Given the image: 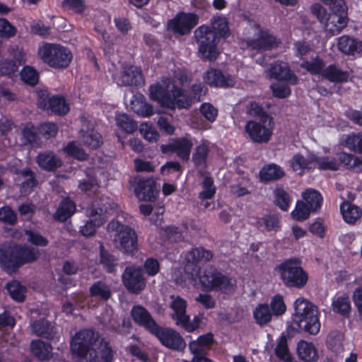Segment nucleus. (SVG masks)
I'll return each instance as SVG.
<instances>
[{"label":"nucleus","mask_w":362,"mask_h":362,"mask_svg":"<svg viewBox=\"0 0 362 362\" xmlns=\"http://www.w3.org/2000/svg\"><path fill=\"white\" fill-rule=\"evenodd\" d=\"M70 349L76 362H112L113 353L98 332L84 329L71 339Z\"/></svg>","instance_id":"nucleus-1"},{"label":"nucleus","mask_w":362,"mask_h":362,"mask_svg":"<svg viewBox=\"0 0 362 362\" xmlns=\"http://www.w3.org/2000/svg\"><path fill=\"white\" fill-rule=\"evenodd\" d=\"M150 98L161 107L170 110L188 109L192 104V98L185 90L177 87L173 79L165 78L163 83L149 87Z\"/></svg>","instance_id":"nucleus-2"},{"label":"nucleus","mask_w":362,"mask_h":362,"mask_svg":"<svg viewBox=\"0 0 362 362\" xmlns=\"http://www.w3.org/2000/svg\"><path fill=\"white\" fill-rule=\"evenodd\" d=\"M293 319L299 328L310 333L317 334L320 329L319 311L317 307L308 299L300 297L294 302Z\"/></svg>","instance_id":"nucleus-3"},{"label":"nucleus","mask_w":362,"mask_h":362,"mask_svg":"<svg viewBox=\"0 0 362 362\" xmlns=\"http://www.w3.org/2000/svg\"><path fill=\"white\" fill-rule=\"evenodd\" d=\"M293 319L299 328L310 333L317 334L320 329L319 311L317 307L308 299L300 297L294 302Z\"/></svg>","instance_id":"nucleus-4"},{"label":"nucleus","mask_w":362,"mask_h":362,"mask_svg":"<svg viewBox=\"0 0 362 362\" xmlns=\"http://www.w3.org/2000/svg\"><path fill=\"white\" fill-rule=\"evenodd\" d=\"M293 319L299 328L310 333L317 334L320 329L319 311L317 307L308 299L300 297L294 302Z\"/></svg>","instance_id":"nucleus-5"},{"label":"nucleus","mask_w":362,"mask_h":362,"mask_svg":"<svg viewBox=\"0 0 362 362\" xmlns=\"http://www.w3.org/2000/svg\"><path fill=\"white\" fill-rule=\"evenodd\" d=\"M111 221L107 230L112 238L114 246L118 250L132 254L137 250V235L135 230L119 219Z\"/></svg>","instance_id":"nucleus-6"},{"label":"nucleus","mask_w":362,"mask_h":362,"mask_svg":"<svg viewBox=\"0 0 362 362\" xmlns=\"http://www.w3.org/2000/svg\"><path fill=\"white\" fill-rule=\"evenodd\" d=\"M39 256V250L28 246L0 247V264L8 271H13L21 265L34 262Z\"/></svg>","instance_id":"nucleus-7"},{"label":"nucleus","mask_w":362,"mask_h":362,"mask_svg":"<svg viewBox=\"0 0 362 362\" xmlns=\"http://www.w3.org/2000/svg\"><path fill=\"white\" fill-rule=\"evenodd\" d=\"M197 276L204 291H219L231 293L234 291L235 281L219 272L212 266L206 267L202 272L199 270Z\"/></svg>","instance_id":"nucleus-8"},{"label":"nucleus","mask_w":362,"mask_h":362,"mask_svg":"<svg viewBox=\"0 0 362 362\" xmlns=\"http://www.w3.org/2000/svg\"><path fill=\"white\" fill-rule=\"evenodd\" d=\"M284 284L288 287L303 288L308 280V275L301 267L298 259H288L277 268Z\"/></svg>","instance_id":"nucleus-9"},{"label":"nucleus","mask_w":362,"mask_h":362,"mask_svg":"<svg viewBox=\"0 0 362 362\" xmlns=\"http://www.w3.org/2000/svg\"><path fill=\"white\" fill-rule=\"evenodd\" d=\"M40 59L49 66L63 69L71 62L72 54L67 48L53 43H45L38 48Z\"/></svg>","instance_id":"nucleus-10"},{"label":"nucleus","mask_w":362,"mask_h":362,"mask_svg":"<svg viewBox=\"0 0 362 362\" xmlns=\"http://www.w3.org/2000/svg\"><path fill=\"white\" fill-rule=\"evenodd\" d=\"M194 35L202 56L210 61L215 60L219 55L217 48L219 38L217 34L209 26L204 25L194 30Z\"/></svg>","instance_id":"nucleus-11"},{"label":"nucleus","mask_w":362,"mask_h":362,"mask_svg":"<svg viewBox=\"0 0 362 362\" xmlns=\"http://www.w3.org/2000/svg\"><path fill=\"white\" fill-rule=\"evenodd\" d=\"M274 122L271 116L247 122L245 131L251 141L256 144L268 143L273 134Z\"/></svg>","instance_id":"nucleus-12"},{"label":"nucleus","mask_w":362,"mask_h":362,"mask_svg":"<svg viewBox=\"0 0 362 362\" xmlns=\"http://www.w3.org/2000/svg\"><path fill=\"white\" fill-rule=\"evenodd\" d=\"M169 306L173 310L171 318L175 322V325L183 328L189 332H192L199 326L200 319L195 316L193 320L186 313L187 302L179 296L171 295Z\"/></svg>","instance_id":"nucleus-13"},{"label":"nucleus","mask_w":362,"mask_h":362,"mask_svg":"<svg viewBox=\"0 0 362 362\" xmlns=\"http://www.w3.org/2000/svg\"><path fill=\"white\" fill-rule=\"evenodd\" d=\"M108 207L105 204L100 206L96 202L88 209L90 221H88L81 228V233L86 237L90 236L95 233L97 227L102 226L107 220Z\"/></svg>","instance_id":"nucleus-14"},{"label":"nucleus","mask_w":362,"mask_h":362,"mask_svg":"<svg viewBox=\"0 0 362 362\" xmlns=\"http://www.w3.org/2000/svg\"><path fill=\"white\" fill-rule=\"evenodd\" d=\"M152 334L156 336L160 343L168 349L175 351H182L186 347V343L183 337L179 332L172 328L162 327L158 325Z\"/></svg>","instance_id":"nucleus-15"},{"label":"nucleus","mask_w":362,"mask_h":362,"mask_svg":"<svg viewBox=\"0 0 362 362\" xmlns=\"http://www.w3.org/2000/svg\"><path fill=\"white\" fill-rule=\"evenodd\" d=\"M198 22L199 16L197 14L181 12L168 21V28L174 33L185 35L191 32Z\"/></svg>","instance_id":"nucleus-16"},{"label":"nucleus","mask_w":362,"mask_h":362,"mask_svg":"<svg viewBox=\"0 0 362 362\" xmlns=\"http://www.w3.org/2000/svg\"><path fill=\"white\" fill-rule=\"evenodd\" d=\"M252 30L256 34V37L246 41L247 48L263 52L278 46L279 42L277 39L267 31L261 30L259 25H254Z\"/></svg>","instance_id":"nucleus-17"},{"label":"nucleus","mask_w":362,"mask_h":362,"mask_svg":"<svg viewBox=\"0 0 362 362\" xmlns=\"http://www.w3.org/2000/svg\"><path fill=\"white\" fill-rule=\"evenodd\" d=\"M122 281L126 288L133 293H140L146 284L141 269L136 267L125 269L122 274Z\"/></svg>","instance_id":"nucleus-18"},{"label":"nucleus","mask_w":362,"mask_h":362,"mask_svg":"<svg viewBox=\"0 0 362 362\" xmlns=\"http://www.w3.org/2000/svg\"><path fill=\"white\" fill-rule=\"evenodd\" d=\"M134 191L139 199L153 201L156 198V182L153 179L136 177L134 180Z\"/></svg>","instance_id":"nucleus-19"},{"label":"nucleus","mask_w":362,"mask_h":362,"mask_svg":"<svg viewBox=\"0 0 362 362\" xmlns=\"http://www.w3.org/2000/svg\"><path fill=\"white\" fill-rule=\"evenodd\" d=\"M325 22L324 29L332 35H338L347 25L346 10L331 11Z\"/></svg>","instance_id":"nucleus-20"},{"label":"nucleus","mask_w":362,"mask_h":362,"mask_svg":"<svg viewBox=\"0 0 362 362\" xmlns=\"http://www.w3.org/2000/svg\"><path fill=\"white\" fill-rule=\"evenodd\" d=\"M116 80L117 84L119 86L139 87L144 84V79L141 71L134 66L124 68Z\"/></svg>","instance_id":"nucleus-21"},{"label":"nucleus","mask_w":362,"mask_h":362,"mask_svg":"<svg viewBox=\"0 0 362 362\" xmlns=\"http://www.w3.org/2000/svg\"><path fill=\"white\" fill-rule=\"evenodd\" d=\"M193 143L190 139L181 137L172 140L163 149L165 153H175L182 160H188Z\"/></svg>","instance_id":"nucleus-22"},{"label":"nucleus","mask_w":362,"mask_h":362,"mask_svg":"<svg viewBox=\"0 0 362 362\" xmlns=\"http://www.w3.org/2000/svg\"><path fill=\"white\" fill-rule=\"evenodd\" d=\"M266 73L270 78L287 81L291 84H296L298 82V77L291 72L287 64L282 62L271 64Z\"/></svg>","instance_id":"nucleus-23"},{"label":"nucleus","mask_w":362,"mask_h":362,"mask_svg":"<svg viewBox=\"0 0 362 362\" xmlns=\"http://www.w3.org/2000/svg\"><path fill=\"white\" fill-rule=\"evenodd\" d=\"M79 140L84 146L92 149L97 148L103 144L100 134L94 129L93 124H90L85 119L80 131Z\"/></svg>","instance_id":"nucleus-24"},{"label":"nucleus","mask_w":362,"mask_h":362,"mask_svg":"<svg viewBox=\"0 0 362 362\" xmlns=\"http://www.w3.org/2000/svg\"><path fill=\"white\" fill-rule=\"evenodd\" d=\"M131 315L136 324L144 327L151 334L158 325L153 319L150 313L141 305L134 306L132 308Z\"/></svg>","instance_id":"nucleus-25"},{"label":"nucleus","mask_w":362,"mask_h":362,"mask_svg":"<svg viewBox=\"0 0 362 362\" xmlns=\"http://www.w3.org/2000/svg\"><path fill=\"white\" fill-rule=\"evenodd\" d=\"M33 334L49 340H59L57 329L49 322L45 319L34 321L30 324Z\"/></svg>","instance_id":"nucleus-26"},{"label":"nucleus","mask_w":362,"mask_h":362,"mask_svg":"<svg viewBox=\"0 0 362 362\" xmlns=\"http://www.w3.org/2000/svg\"><path fill=\"white\" fill-rule=\"evenodd\" d=\"M205 83L211 86L229 87L235 84V80L230 76H224L223 73L217 69H211L204 76Z\"/></svg>","instance_id":"nucleus-27"},{"label":"nucleus","mask_w":362,"mask_h":362,"mask_svg":"<svg viewBox=\"0 0 362 362\" xmlns=\"http://www.w3.org/2000/svg\"><path fill=\"white\" fill-rule=\"evenodd\" d=\"M350 76L348 71L342 70L339 65L332 64L325 67L322 77L330 82L340 83L346 82Z\"/></svg>","instance_id":"nucleus-28"},{"label":"nucleus","mask_w":362,"mask_h":362,"mask_svg":"<svg viewBox=\"0 0 362 362\" xmlns=\"http://www.w3.org/2000/svg\"><path fill=\"white\" fill-rule=\"evenodd\" d=\"M39 167L47 171H53L62 165V161L52 151L40 153L36 157Z\"/></svg>","instance_id":"nucleus-29"},{"label":"nucleus","mask_w":362,"mask_h":362,"mask_svg":"<svg viewBox=\"0 0 362 362\" xmlns=\"http://www.w3.org/2000/svg\"><path fill=\"white\" fill-rule=\"evenodd\" d=\"M337 47L345 54L354 55L362 51V41L348 35H342L338 39Z\"/></svg>","instance_id":"nucleus-30"},{"label":"nucleus","mask_w":362,"mask_h":362,"mask_svg":"<svg viewBox=\"0 0 362 362\" xmlns=\"http://www.w3.org/2000/svg\"><path fill=\"white\" fill-rule=\"evenodd\" d=\"M30 350L33 354L40 361H47L52 356V346L40 339L31 341Z\"/></svg>","instance_id":"nucleus-31"},{"label":"nucleus","mask_w":362,"mask_h":362,"mask_svg":"<svg viewBox=\"0 0 362 362\" xmlns=\"http://www.w3.org/2000/svg\"><path fill=\"white\" fill-rule=\"evenodd\" d=\"M297 354L299 358L305 362H315L318 358L317 351L314 344L303 340L298 344Z\"/></svg>","instance_id":"nucleus-32"},{"label":"nucleus","mask_w":362,"mask_h":362,"mask_svg":"<svg viewBox=\"0 0 362 362\" xmlns=\"http://www.w3.org/2000/svg\"><path fill=\"white\" fill-rule=\"evenodd\" d=\"M340 209L343 218L347 223H354L362 216V210L358 206L348 202H343Z\"/></svg>","instance_id":"nucleus-33"},{"label":"nucleus","mask_w":362,"mask_h":362,"mask_svg":"<svg viewBox=\"0 0 362 362\" xmlns=\"http://www.w3.org/2000/svg\"><path fill=\"white\" fill-rule=\"evenodd\" d=\"M315 156L312 155L304 158L300 155H296L293 157L291 165L294 171H299V174L304 173L305 170L315 168Z\"/></svg>","instance_id":"nucleus-34"},{"label":"nucleus","mask_w":362,"mask_h":362,"mask_svg":"<svg viewBox=\"0 0 362 362\" xmlns=\"http://www.w3.org/2000/svg\"><path fill=\"white\" fill-rule=\"evenodd\" d=\"M337 159L339 162V166L344 165L349 169L356 172H362V160L356 156L340 152L337 154Z\"/></svg>","instance_id":"nucleus-35"},{"label":"nucleus","mask_w":362,"mask_h":362,"mask_svg":"<svg viewBox=\"0 0 362 362\" xmlns=\"http://www.w3.org/2000/svg\"><path fill=\"white\" fill-rule=\"evenodd\" d=\"M256 226L261 230L276 231L280 228V218L276 214H267L257 219Z\"/></svg>","instance_id":"nucleus-36"},{"label":"nucleus","mask_w":362,"mask_h":362,"mask_svg":"<svg viewBox=\"0 0 362 362\" xmlns=\"http://www.w3.org/2000/svg\"><path fill=\"white\" fill-rule=\"evenodd\" d=\"M332 308L334 313L344 317L348 316L351 309L349 296L344 293L333 298Z\"/></svg>","instance_id":"nucleus-37"},{"label":"nucleus","mask_w":362,"mask_h":362,"mask_svg":"<svg viewBox=\"0 0 362 362\" xmlns=\"http://www.w3.org/2000/svg\"><path fill=\"white\" fill-rule=\"evenodd\" d=\"M213 257L211 251L202 247L192 249L186 255V260L188 263L197 264L199 263L210 261Z\"/></svg>","instance_id":"nucleus-38"},{"label":"nucleus","mask_w":362,"mask_h":362,"mask_svg":"<svg viewBox=\"0 0 362 362\" xmlns=\"http://www.w3.org/2000/svg\"><path fill=\"white\" fill-rule=\"evenodd\" d=\"M75 211V204L68 198L64 199L59 204L54 218L59 221H65L74 214Z\"/></svg>","instance_id":"nucleus-39"},{"label":"nucleus","mask_w":362,"mask_h":362,"mask_svg":"<svg viewBox=\"0 0 362 362\" xmlns=\"http://www.w3.org/2000/svg\"><path fill=\"white\" fill-rule=\"evenodd\" d=\"M284 175L283 170L275 164L264 166L260 172L259 177L263 181H272L281 178Z\"/></svg>","instance_id":"nucleus-40"},{"label":"nucleus","mask_w":362,"mask_h":362,"mask_svg":"<svg viewBox=\"0 0 362 362\" xmlns=\"http://www.w3.org/2000/svg\"><path fill=\"white\" fill-rule=\"evenodd\" d=\"M209 150L210 143L206 141H203L196 147L192 158L196 166H202L206 164Z\"/></svg>","instance_id":"nucleus-41"},{"label":"nucleus","mask_w":362,"mask_h":362,"mask_svg":"<svg viewBox=\"0 0 362 362\" xmlns=\"http://www.w3.org/2000/svg\"><path fill=\"white\" fill-rule=\"evenodd\" d=\"M302 197L310 210L315 211L320 208L322 197L316 189H308L302 194Z\"/></svg>","instance_id":"nucleus-42"},{"label":"nucleus","mask_w":362,"mask_h":362,"mask_svg":"<svg viewBox=\"0 0 362 362\" xmlns=\"http://www.w3.org/2000/svg\"><path fill=\"white\" fill-rule=\"evenodd\" d=\"M342 144L350 151L362 154V133H352L346 135Z\"/></svg>","instance_id":"nucleus-43"},{"label":"nucleus","mask_w":362,"mask_h":362,"mask_svg":"<svg viewBox=\"0 0 362 362\" xmlns=\"http://www.w3.org/2000/svg\"><path fill=\"white\" fill-rule=\"evenodd\" d=\"M253 315L256 322L263 325L271 321L273 313L267 304H259L255 309Z\"/></svg>","instance_id":"nucleus-44"},{"label":"nucleus","mask_w":362,"mask_h":362,"mask_svg":"<svg viewBox=\"0 0 362 362\" xmlns=\"http://www.w3.org/2000/svg\"><path fill=\"white\" fill-rule=\"evenodd\" d=\"M90 293L93 297H98L103 300H107L111 296V290L107 284L99 281L90 287Z\"/></svg>","instance_id":"nucleus-45"},{"label":"nucleus","mask_w":362,"mask_h":362,"mask_svg":"<svg viewBox=\"0 0 362 362\" xmlns=\"http://www.w3.org/2000/svg\"><path fill=\"white\" fill-rule=\"evenodd\" d=\"M132 109L137 115L148 117L153 115V108L142 98H136L132 102Z\"/></svg>","instance_id":"nucleus-46"},{"label":"nucleus","mask_w":362,"mask_h":362,"mask_svg":"<svg viewBox=\"0 0 362 362\" xmlns=\"http://www.w3.org/2000/svg\"><path fill=\"white\" fill-rule=\"evenodd\" d=\"M212 30L220 37H226L229 35L228 23L226 18L223 16H214L211 20Z\"/></svg>","instance_id":"nucleus-47"},{"label":"nucleus","mask_w":362,"mask_h":362,"mask_svg":"<svg viewBox=\"0 0 362 362\" xmlns=\"http://www.w3.org/2000/svg\"><path fill=\"white\" fill-rule=\"evenodd\" d=\"M6 289L13 300L18 302H22L24 300L27 289L18 281H12L11 282L8 283L6 284Z\"/></svg>","instance_id":"nucleus-48"},{"label":"nucleus","mask_w":362,"mask_h":362,"mask_svg":"<svg viewBox=\"0 0 362 362\" xmlns=\"http://www.w3.org/2000/svg\"><path fill=\"white\" fill-rule=\"evenodd\" d=\"M344 335L339 331L331 332L327 337V344L329 349L334 352H340L343 350Z\"/></svg>","instance_id":"nucleus-49"},{"label":"nucleus","mask_w":362,"mask_h":362,"mask_svg":"<svg viewBox=\"0 0 362 362\" xmlns=\"http://www.w3.org/2000/svg\"><path fill=\"white\" fill-rule=\"evenodd\" d=\"M315 168L317 167L321 170H337L339 168V162L337 156L330 157H317L315 156Z\"/></svg>","instance_id":"nucleus-50"},{"label":"nucleus","mask_w":362,"mask_h":362,"mask_svg":"<svg viewBox=\"0 0 362 362\" xmlns=\"http://www.w3.org/2000/svg\"><path fill=\"white\" fill-rule=\"evenodd\" d=\"M189 346L191 353L194 355L192 362H212L211 360L204 356L206 349L198 341L196 340L192 341ZM183 362L189 361H185Z\"/></svg>","instance_id":"nucleus-51"},{"label":"nucleus","mask_w":362,"mask_h":362,"mask_svg":"<svg viewBox=\"0 0 362 362\" xmlns=\"http://www.w3.org/2000/svg\"><path fill=\"white\" fill-rule=\"evenodd\" d=\"M300 66L312 74H318L322 76V72L325 69V64L322 59L316 58L310 61L303 62Z\"/></svg>","instance_id":"nucleus-52"},{"label":"nucleus","mask_w":362,"mask_h":362,"mask_svg":"<svg viewBox=\"0 0 362 362\" xmlns=\"http://www.w3.org/2000/svg\"><path fill=\"white\" fill-rule=\"evenodd\" d=\"M276 356L284 362H297L292 359L291 355L289 353L286 339L285 337L280 339L275 348Z\"/></svg>","instance_id":"nucleus-53"},{"label":"nucleus","mask_w":362,"mask_h":362,"mask_svg":"<svg viewBox=\"0 0 362 362\" xmlns=\"http://www.w3.org/2000/svg\"><path fill=\"white\" fill-rule=\"evenodd\" d=\"M100 263L108 272H113L115 267L117 265V259L114 255L105 250L102 245L100 246Z\"/></svg>","instance_id":"nucleus-54"},{"label":"nucleus","mask_w":362,"mask_h":362,"mask_svg":"<svg viewBox=\"0 0 362 362\" xmlns=\"http://www.w3.org/2000/svg\"><path fill=\"white\" fill-rule=\"evenodd\" d=\"M50 103L49 110L59 115H64L69 110V107L63 97H52Z\"/></svg>","instance_id":"nucleus-55"},{"label":"nucleus","mask_w":362,"mask_h":362,"mask_svg":"<svg viewBox=\"0 0 362 362\" xmlns=\"http://www.w3.org/2000/svg\"><path fill=\"white\" fill-rule=\"evenodd\" d=\"M21 78L27 84L35 86L38 83L37 71L30 66H25L21 71Z\"/></svg>","instance_id":"nucleus-56"},{"label":"nucleus","mask_w":362,"mask_h":362,"mask_svg":"<svg viewBox=\"0 0 362 362\" xmlns=\"http://www.w3.org/2000/svg\"><path fill=\"white\" fill-rule=\"evenodd\" d=\"M117 124L127 133H132L137 129L136 123L126 114H119L116 117Z\"/></svg>","instance_id":"nucleus-57"},{"label":"nucleus","mask_w":362,"mask_h":362,"mask_svg":"<svg viewBox=\"0 0 362 362\" xmlns=\"http://www.w3.org/2000/svg\"><path fill=\"white\" fill-rule=\"evenodd\" d=\"M21 139L23 144H30L33 146H38L40 144L36 131L33 127H25L21 132Z\"/></svg>","instance_id":"nucleus-58"},{"label":"nucleus","mask_w":362,"mask_h":362,"mask_svg":"<svg viewBox=\"0 0 362 362\" xmlns=\"http://www.w3.org/2000/svg\"><path fill=\"white\" fill-rule=\"evenodd\" d=\"M311 211H313L303 202L298 201L295 209L291 212V216L296 221H304L309 217Z\"/></svg>","instance_id":"nucleus-59"},{"label":"nucleus","mask_w":362,"mask_h":362,"mask_svg":"<svg viewBox=\"0 0 362 362\" xmlns=\"http://www.w3.org/2000/svg\"><path fill=\"white\" fill-rule=\"evenodd\" d=\"M17 33V29L6 18H0V37L9 39Z\"/></svg>","instance_id":"nucleus-60"},{"label":"nucleus","mask_w":362,"mask_h":362,"mask_svg":"<svg viewBox=\"0 0 362 362\" xmlns=\"http://www.w3.org/2000/svg\"><path fill=\"white\" fill-rule=\"evenodd\" d=\"M275 202L283 211H286L290 205L289 194L283 189H276L274 191Z\"/></svg>","instance_id":"nucleus-61"},{"label":"nucleus","mask_w":362,"mask_h":362,"mask_svg":"<svg viewBox=\"0 0 362 362\" xmlns=\"http://www.w3.org/2000/svg\"><path fill=\"white\" fill-rule=\"evenodd\" d=\"M270 305L273 315L276 316L283 315L286 310L284 297L280 294L275 295L272 298Z\"/></svg>","instance_id":"nucleus-62"},{"label":"nucleus","mask_w":362,"mask_h":362,"mask_svg":"<svg viewBox=\"0 0 362 362\" xmlns=\"http://www.w3.org/2000/svg\"><path fill=\"white\" fill-rule=\"evenodd\" d=\"M202 191L199 193V198L211 199L216 193V188L214 186V180L210 177H205L202 182Z\"/></svg>","instance_id":"nucleus-63"},{"label":"nucleus","mask_w":362,"mask_h":362,"mask_svg":"<svg viewBox=\"0 0 362 362\" xmlns=\"http://www.w3.org/2000/svg\"><path fill=\"white\" fill-rule=\"evenodd\" d=\"M64 152L78 160H83L87 158L86 152L81 148L76 145L74 142H70L64 148Z\"/></svg>","instance_id":"nucleus-64"}]
</instances>
